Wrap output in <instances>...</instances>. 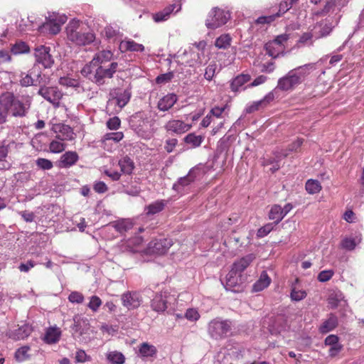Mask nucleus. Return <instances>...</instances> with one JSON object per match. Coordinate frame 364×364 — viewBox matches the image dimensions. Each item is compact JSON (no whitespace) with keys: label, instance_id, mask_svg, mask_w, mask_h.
I'll list each match as a JSON object with an SVG mask.
<instances>
[{"label":"nucleus","instance_id":"nucleus-39","mask_svg":"<svg viewBox=\"0 0 364 364\" xmlns=\"http://www.w3.org/2000/svg\"><path fill=\"white\" fill-rule=\"evenodd\" d=\"M203 139V138L201 136L191 133L184 138V141L186 144H191L193 147H198L201 144Z\"/></svg>","mask_w":364,"mask_h":364},{"label":"nucleus","instance_id":"nucleus-13","mask_svg":"<svg viewBox=\"0 0 364 364\" xmlns=\"http://www.w3.org/2000/svg\"><path fill=\"white\" fill-rule=\"evenodd\" d=\"M164 128L168 132L182 134L188 132L191 128V125L186 124L181 120L172 119L165 124Z\"/></svg>","mask_w":364,"mask_h":364},{"label":"nucleus","instance_id":"nucleus-5","mask_svg":"<svg viewBox=\"0 0 364 364\" xmlns=\"http://www.w3.org/2000/svg\"><path fill=\"white\" fill-rule=\"evenodd\" d=\"M230 18V14L218 8L213 9L205 21L208 28L215 29L227 23Z\"/></svg>","mask_w":364,"mask_h":364},{"label":"nucleus","instance_id":"nucleus-25","mask_svg":"<svg viewBox=\"0 0 364 364\" xmlns=\"http://www.w3.org/2000/svg\"><path fill=\"white\" fill-rule=\"evenodd\" d=\"M271 282V279L269 277L267 273L263 271L259 279L253 284L252 291L259 292L267 288Z\"/></svg>","mask_w":364,"mask_h":364},{"label":"nucleus","instance_id":"nucleus-10","mask_svg":"<svg viewBox=\"0 0 364 364\" xmlns=\"http://www.w3.org/2000/svg\"><path fill=\"white\" fill-rule=\"evenodd\" d=\"M50 47L45 46H38L34 50L36 61L42 64L45 68H50L54 63V60L50 54Z\"/></svg>","mask_w":364,"mask_h":364},{"label":"nucleus","instance_id":"nucleus-8","mask_svg":"<svg viewBox=\"0 0 364 364\" xmlns=\"http://www.w3.org/2000/svg\"><path fill=\"white\" fill-rule=\"evenodd\" d=\"M173 296L167 291H161L155 294L151 301V307L153 311L161 313L168 308V304L171 300H174Z\"/></svg>","mask_w":364,"mask_h":364},{"label":"nucleus","instance_id":"nucleus-51","mask_svg":"<svg viewBox=\"0 0 364 364\" xmlns=\"http://www.w3.org/2000/svg\"><path fill=\"white\" fill-rule=\"evenodd\" d=\"M36 165L43 170H50L53 168L52 162L48 159L43 158H39L36 160Z\"/></svg>","mask_w":364,"mask_h":364},{"label":"nucleus","instance_id":"nucleus-56","mask_svg":"<svg viewBox=\"0 0 364 364\" xmlns=\"http://www.w3.org/2000/svg\"><path fill=\"white\" fill-rule=\"evenodd\" d=\"M104 33L107 38H113L119 35V31L112 26H107L105 28Z\"/></svg>","mask_w":364,"mask_h":364},{"label":"nucleus","instance_id":"nucleus-45","mask_svg":"<svg viewBox=\"0 0 364 364\" xmlns=\"http://www.w3.org/2000/svg\"><path fill=\"white\" fill-rule=\"evenodd\" d=\"M306 296V292L304 290L297 289L296 287H292L291 291V299L293 301H299L304 299Z\"/></svg>","mask_w":364,"mask_h":364},{"label":"nucleus","instance_id":"nucleus-34","mask_svg":"<svg viewBox=\"0 0 364 364\" xmlns=\"http://www.w3.org/2000/svg\"><path fill=\"white\" fill-rule=\"evenodd\" d=\"M250 80L249 75H240L234 78L231 82V89L234 92L238 91L239 88Z\"/></svg>","mask_w":364,"mask_h":364},{"label":"nucleus","instance_id":"nucleus-7","mask_svg":"<svg viewBox=\"0 0 364 364\" xmlns=\"http://www.w3.org/2000/svg\"><path fill=\"white\" fill-rule=\"evenodd\" d=\"M172 240L168 238H160L151 240L144 252L147 255H164L172 246Z\"/></svg>","mask_w":364,"mask_h":364},{"label":"nucleus","instance_id":"nucleus-61","mask_svg":"<svg viewBox=\"0 0 364 364\" xmlns=\"http://www.w3.org/2000/svg\"><path fill=\"white\" fill-rule=\"evenodd\" d=\"M341 245L343 248L348 250H353L356 246L355 240L352 238H345L343 240Z\"/></svg>","mask_w":364,"mask_h":364},{"label":"nucleus","instance_id":"nucleus-12","mask_svg":"<svg viewBox=\"0 0 364 364\" xmlns=\"http://www.w3.org/2000/svg\"><path fill=\"white\" fill-rule=\"evenodd\" d=\"M181 9V4L180 3L178 4H172L166 7H165L163 10L158 11L155 14H152V18L156 23H160L163 21H167L171 14L175 11V14L180 11Z\"/></svg>","mask_w":364,"mask_h":364},{"label":"nucleus","instance_id":"nucleus-3","mask_svg":"<svg viewBox=\"0 0 364 364\" xmlns=\"http://www.w3.org/2000/svg\"><path fill=\"white\" fill-rule=\"evenodd\" d=\"M118 68L117 63L113 62L108 68L105 65L86 64L81 70V73L98 85L105 84V78H112Z\"/></svg>","mask_w":364,"mask_h":364},{"label":"nucleus","instance_id":"nucleus-42","mask_svg":"<svg viewBox=\"0 0 364 364\" xmlns=\"http://www.w3.org/2000/svg\"><path fill=\"white\" fill-rule=\"evenodd\" d=\"M143 239L141 237H135L127 241V246L129 249V251L136 252L140 251L138 248L141 245Z\"/></svg>","mask_w":364,"mask_h":364},{"label":"nucleus","instance_id":"nucleus-21","mask_svg":"<svg viewBox=\"0 0 364 364\" xmlns=\"http://www.w3.org/2000/svg\"><path fill=\"white\" fill-rule=\"evenodd\" d=\"M60 329L56 326H53L46 330L43 340L48 344H53L60 340Z\"/></svg>","mask_w":364,"mask_h":364},{"label":"nucleus","instance_id":"nucleus-41","mask_svg":"<svg viewBox=\"0 0 364 364\" xmlns=\"http://www.w3.org/2000/svg\"><path fill=\"white\" fill-rule=\"evenodd\" d=\"M30 348L27 346H23L17 349L15 353V358L18 362L24 361L29 358L28 351Z\"/></svg>","mask_w":364,"mask_h":364},{"label":"nucleus","instance_id":"nucleus-2","mask_svg":"<svg viewBox=\"0 0 364 364\" xmlns=\"http://www.w3.org/2000/svg\"><path fill=\"white\" fill-rule=\"evenodd\" d=\"M23 99L21 101L14 93L8 92L1 96L0 105L7 107L13 117H24L31 107L32 99L30 96L23 97Z\"/></svg>","mask_w":364,"mask_h":364},{"label":"nucleus","instance_id":"nucleus-28","mask_svg":"<svg viewBox=\"0 0 364 364\" xmlns=\"http://www.w3.org/2000/svg\"><path fill=\"white\" fill-rule=\"evenodd\" d=\"M241 283V275L230 270L226 276L225 287L227 289H231L236 287Z\"/></svg>","mask_w":364,"mask_h":364},{"label":"nucleus","instance_id":"nucleus-31","mask_svg":"<svg viewBox=\"0 0 364 364\" xmlns=\"http://www.w3.org/2000/svg\"><path fill=\"white\" fill-rule=\"evenodd\" d=\"M264 49L267 53L273 58H277L280 53L283 54L284 50L277 46L274 42L269 41L264 45Z\"/></svg>","mask_w":364,"mask_h":364},{"label":"nucleus","instance_id":"nucleus-32","mask_svg":"<svg viewBox=\"0 0 364 364\" xmlns=\"http://www.w3.org/2000/svg\"><path fill=\"white\" fill-rule=\"evenodd\" d=\"M121 46L124 48L125 50L129 51L143 52L144 50V46L142 44L137 43L132 40L122 41Z\"/></svg>","mask_w":364,"mask_h":364},{"label":"nucleus","instance_id":"nucleus-27","mask_svg":"<svg viewBox=\"0 0 364 364\" xmlns=\"http://www.w3.org/2000/svg\"><path fill=\"white\" fill-rule=\"evenodd\" d=\"M118 164L121 168V171L124 174H131L134 168V161L127 156L122 158Z\"/></svg>","mask_w":364,"mask_h":364},{"label":"nucleus","instance_id":"nucleus-50","mask_svg":"<svg viewBox=\"0 0 364 364\" xmlns=\"http://www.w3.org/2000/svg\"><path fill=\"white\" fill-rule=\"evenodd\" d=\"M289 38V35L287 33L281 34L277 36L273 41L274 43L284 50V43H286Z\"/></svg>","mask_w":364,"mask_h":364},{"label":"nucleus","instance_id":"nucleus-11","mask_svg":"<svg viewBox=\"0 0 364 364\" xmlns=\"http://www.w3.org/2000/svg\"><path fill=\"white\" fill-rule=\"evenodd\" d=\"M65 22V17L61 16H50L47 18L41 29L48 31L49 33L56 35L60 31L61 26Z\"/></svg>","mask_w":364,"mask_h":364},{"label":"nucleus","instance_id":"nucleus-18","mask_svg":"<svg viewBox=\"0 0 364 364\" xmlns=\"http://www.w3.org/2000/svg\"><path fill=\"white\" fill-rule=\"evenodd\" d=\"M79 156L75 151H66L60 157L59 166L60 168H69L78 161Z\"/></svg>","mask_w":364,"mask_h":364},{"label":"nucleus","instance_id":"nucleus-55","mask_svg":"<svg viewBox=\"0 0 364 364\" xmlns=\"http://www.w3.org/2000/svg\"><path fill=\"white\" fill-rule=\"evenodd\" d=\"M101 299L97 296H92L90 298V301L88 304V307L93 311H96L98 309V308L101 306Z\"/></svg>","mask_w":364,"mask_h":364},{"label":"nucleus","instance_id":"nucleus-59","mask_svg":"<svg viewBox=\"0 0 364 364\" xmlns=\"http://www.w3.org/2000/svg\"><path fill=\"white\" fill-rule=\"evenodd\" d=\"M185 317L189 321H195L199 318L200 315L196 309H189L186 311Z\"/></svg>","mask_w":364,"mask_h":364},{"label":"nucleus","instance_id":"nucleus-44","mask_svg":"<svg viewBox=\"0 0 364 364\" xmlns=\"http://www.w3.org/2000/svg\"><path fill=\"white\" fill-rule=\"evenodd\" d=\"M28 46L22 41L16 43L11 48V52L15 55L28 53Z\"/></svg>","mask_w":364,"mask_h":364},{"label":"nucleus","instance_id":"nucleus-36","mask_svg":"<svg viewBox=\"0 0 364 364\" xmlns=\"http://www.w3.org/2000/svg\"><path fill=\"white\" fill-rule=\"evenodd\" d=\"M232 38L229 34H223L215 42V46L219 49H227L230 46Z\"/></svg>","mask_w":364,"mask_h":364},{"label":"nucleus","instance_id":"nucleus-47","mask_svg":"<svg viewBox=\"0 0 364 364\" xmlns=\"http://www.w3.org/2000/svg\"><path fill=\"white\" fill-rule=\"evenodd\" d=\"M274 225H276L273 223H269L262 226L257 230V235L258 237H263L269 234L274 228Z\"/></svg>","mask_w":364,"mask_h":364},{"label":"nucleus","instance_id":"nucleus-52","mask_svg":"<svg viewBox=\"0 0 364 364\" xmlns=\"http://www.w3.org/2000/svg\"><path fill=\"white\" fill-rule=\"evenodd\" d=\"M302 143H303V140L299 139L296 141H294L292 144H289L288 149L283 153L284 156V157L287 156L289 154V152L297 151L298 149L301 146Z\"/></svg>","mask_w":364,"mask_h":364},{"label":"nucleus","instance_id":"nucleus-30","mask_svg":"<svg viewBox=\"0 0 364 364\" xmlns=\"http://www.w3.org/2000/svg\"><path fill=\"white\" fill-rule=\"evenodd\" d=\"M113 228L119 232H127L133 227L132 223L128 219H122L112 223Z\"/></svg>","mask_w":364,"mask_h":364},{"label":"nucleus","instance_id":"nucleus-6","mask_svg":"<svg viewBox=\"0 0 364 364\" xmlns=\"http://www.w3.org/2000/svg\"><path fill=\"white\" fill-rule=\"evenodd\" d=\"M231 331V322L228 320L214 319L209 323L208 332L215 339L226 336Z\"/></svg>","mask_w":364,"mask_h":364},{"label":"nucleus","instance_id":"nucleus-14","mask_svg":"<svg viewBox=\"0 0 364 364\" xmlns=\"http://www.w3.org/2000/svg\"><path fill=\"white\" fill-rule=\"evenodd\" d=\"M53 131L58 134L56 138L60 141H70L75 138L73 129L64 124H55L53 127Z\"/></svg>","mask_w":364,"mask_h":364},{"label":"nucleus","instance_id":"nucleus-20","mask_svg":"<svg viewBox=\"0 0 364 364\" xmlns=\"http://www.w3.org/2000/svg\"><path fill=\"white\" fill-rule=\"evenodd\" d=\"M274 95L273 92H269L262 100L255 102L252 105L246 109L247 113L254 112L262 107H266L269 103L273 101Z\"/></svg>","mask_w":364,"mask_h":364},{"label":"nucleus","instance_id":"nucleus-16","mask_svg":"<svg viewBox=\"0 0 364 364\" xmlns=\"http://www.w3.org/2000/svg\"><path fill=\"white\" fill-rule=\"evenodd\" d=\"M255 255L249 254L235 262L232 264V271L241 275V273L255 260Z\"/></svg>","mask_w":364,"mask_h":364},{"label":"nucleus","instance_id":"nucleus-35","mask_svg":"<svg viewBox=\"0 0 364 364\" xmlns=\"http://www.w3.org/2000/svg\"><path fill=\"white\" fill-rule=\"evenodd\" d=\"M139 351L143 357H152L156 354L157 350L154 346L143 343L140 346Z\"/></svg>","mask_w":364,"mask_h":364},{"label":"nucleus","instance_id":"nucleus-63","mask_svg":"<svg viewBox=\"0 0 364 364\" xmlns=\"http://www.w3.org/2000/svg\"><path fill=\"white\" fill-rule=\"evenodd\" d=\"M123 137L124 134L122 132L108 133L105 135V139L112 140L116 142L121 141Z\"/></svg>","mask_w":364,"mask_h":364},{"label":"nucleus","instance_id":"nucleus-38","mask_svg":"<svg viewBox=\"0 0 364 364\" xmlns=\"http://www.w3.org/2000/svg\"><path fill=\"white\" fill-rule=\"evenodd\" d=\"M306 190L310 194H315L321 190V186L318 181L309 179L306 183Z\"/></svg>","mask_w":364,"mask_h":364},{"label":"nucleus","instance_id":"nucleus-26","mask_svg":"<svg viewBox=\"0 0 364 364\" xmlns=\"http://www.w3.org/2000/svg\"><path fill=\"white\" fill-rule=\"evenodd\" d=\"M196 175L194 171L191 169L186 176L180 178L178 182L173 184V188L179 191L181 187H185L189 185L194 181Z\"/></svg>","mask_w":364,"mask_h":364},{"label":"nucleus","instance_id":"nucleus-24","mask_svg":"<svg viewBox=\"0 0 364 364\" xmlns=\"http://www.w3.org/2000/svg\"><path fill=\"white\" fill-rule=\"evenodd\" d=\"M338 325V318L333 314H330L328 319L324 321L319 327V331L326 333L334 329Z\"/></svg>","mask_w":364,"mask_h":364},{"label":"nucleus","instance_id":"nucleus-37","mask_svg":"<svg viewBox=\"0 0 364 364\" xmlns=\"http://www.w3.org/2000/svg\"><path fill=\"white\" fill-rule=\"evenodd\" d=\"M343 299V296L341 291H334L329 295L328 304L330 305L331 308L336 309Z\"/></svg>","mask_w":364,"mask_h":364},{"label":"nucleus","instance_id":"nucleus-29","mask_svg":"<svg viewBox=\"0 0 364 364\" xmlns=\"http://www.w3.org/2000/svg\"><path fill=\"white\" fill-rule=\"evenodd\" d=\"M284 218L282 207L279 205H274L271 208L269 213V218L274 220L273 223L277 225Z\"/></svg>","mask_w":364,"mask_h":364},{"label":"nucleus","instance_id":"nucleus-23","mask_svg":"<svg viewBox=\"0 0 364 364\" xmlns=\"http://www.w3.org/2000/svg\"><path fill=\"white\" fill-rule=\"evenodd\" d=\"M31 333V328L28 325H23L14 331H10L8 336L14 340H22L27 338Z\"/></svg>","mask_w":364,"mask_h":364},{"label":"nucleus","instance_id":"nucleus-15","mask_svg":"<svg viewBox=\"0 0 364 364\" xmlns=\"http://www.w3.org/2000/svg\"><path fill=\"white\" fill-rule=\"evenodd\" d=\"M123 305L128 309H134L139 307L141 302L140 295L137 292H127L122 296Z\"/></svg>","mask_w":364,"mask_h":364},{"label":"nucleus","instance_id":"nucleus-9","mask_svg":"<svg viewBox=\"0 0 364 364\" xmlns=\"http://www.w3.org/2000/svg\"><path fill=\"white\" fill-rule=\"evenodd\" d=\"M38 85L40 88L38 91V95L55 106H58L59 100L63 96L62 92L58 88L56 87H46L45 85H42L41 81H39Z\"/></svg>","mask_w":364,"mask_h":364},{"label":"nucleus","instance_id":"nucleus-49","mask_svg":"<svg viewBox=\"0 0 364 364\" xmlns=\"http://www.w3.org/2000/svg\"><path fill=\"white\" fill-rule=\"evenodd\" d=\"M217 68V64L215 63H211L209 65L205 68L204 77L208 80H211L215 73V70Z\"/></svg>","mask_w":364,"mask_h":364},{"label":"nucleus","instance_id":"nucleus-58","mask_svg":"<svg viewBox=\"0 0 364 364\" xmlns=\"http://www.w3.org/2000/svg\"><path fill=\"white\" fill-rule=\"evenodd\" d=\"M173 73H171V72L165 73V74H162V75H159L156 78V82L158 84L166 83L167 82L171 81V79L173 78Z\"/></svg>","mask_w":364,"mask_h":364},{"label":"nucleus","instance_id":"nucleus-57","mask_svg":"<svg viewBox=\"0 0 364 364\" xmlns=\"http://www.w3.org/2000/svg\"><path fill=\"white\" fill-rule=\"evenodd\" d=\"M333 275L332 270H323L318 275V279L321 282H325L331 279Z\"/></svg>","mask_w":364,"mask_h":364},{"label":"nucleus","instance_id":"nucleus-22","mask_svg":"<svg viewBox=\"0 0 364 364\" xmlns=\"http://www.w3.org/2000/svg\"><path fill=\"white\" fill-rule=\"evenodd\" d=\"M177 96L174 94H168L158 102L157 107L161 111H167L177 102Z\"/></svg>","mask_w":364,"mask_h":364},{"label":"nucleus","instance_id":"nucleus-62","mask_svg":"<svg viewBox=\"0 0 364 364\" xmlns=\"http://www.w3.org/2000/svg\"><path fill=\"white\" fill-rule=\"evenodd\" d=\"M9 144H6L4 141L2 144L0 145V161H4L9 152Z\"/></svg>","mask_w":364,"mask_h":364},{"label":"nucleus","instance_id":"nucleus-19","mask_svg":"<svg viewBox=\"0 0 364 364\" xmlns=\"http://www.w3.org/2000/svg\"><path fill=\"white\" fill-rule=\"evenodd\" d=\"M113 54L110 50H102L97 53L92 60L88 63L90 65H105V64L112 60Z\"/></svg>","mask_w":364,"mask_h":364},{"label":"nucleus","instance_id":"nucleus-53","mask_svg":"<svg viewBox=\"0 0 364 364\" xmlns=\"http://www.w3.org/2000/svg\"><path fill=\"white\" fill-rule=\"evenodd\" d=\"M68 300L71 303L82 304L84 301V296L78 291H73L69 295Z\"/></svg>","mask_w":364,"mask_h":364},{"label":"nucleus","instance_id":"nucleus-17","mask_svg":"<svg viewBox=\"0 0 364 364\" xmlns=\"http://www.w3.org/2000/svg\"><path fill=\"white\" fill-rule=\"evenodd\" d=\"M110 95L113 97L112 101H114L120 109L124 107L129 102L131 97V92L128 90H125L120 92H117V90H114L110 93Z\"/></svg>","mask_w":364,"mask_h":364},{"label":"nucleus","instance_id":"nucleus-4","mask_svg":"<svg viewBox=\"0 0 364 364\" xmlns=\"http://www.w3.org/2000/svg\"><path fill=\"white\" fill-rule=\"evenodd\" d=\"M66 34L69 41L79 46L89 45L95 40L94 33L84 29L82 23L74 19L67 25Z\"/></svg>","mask_w":364,"mask_h":364},{"label":"nucleus","instance_id":"nucleus-64","mask_svg":"<svg viewBox=\"0 0 364 364\" xmlns=\"http://www.w3.org/2000/svg\"><path fill=\"white\" fill-rule=\"evenodd\" d=\"M177 144L178 140L176 139H168L166 141L164 149L168 153H171Z\"/></svg>","mask_w":364,"mask_h":364},{"label":"nucleus","instance_id":"nucleus-54","mask_svg":"<svg viewBox=\"0 0 364 364\" xmlns=\"http://www.w3.org/2000/svg\"><path fill=\"white\" fill-rule=\"evenodd\" d=\"M121 124V121L118 117H114L110 118L107 122V126L108 129L111 130H117L119 128Z\"/></svg>","mask_w":364,"mask_h":364},{"label":"nucleus","instance_id":"nucleus-1","mask_svg":"<svg viewBox=\"0 0 364 364\" xmlns=\"http://www.w3.org/2000/svg\"><path fill=\"white\" fill-rule=\"evenodd\" d=\"M314 69V65L309 63L289 70L284 76L278 80L277 88L282 91L294 90L305 80Z\"/></svg>","mask_w":364,"mask_h":364},{"label":"nucleus","instance_id":"nucleus-43","mask_svg":"<svg viewBox=\"0 0 364 364\" xmlns=\"http://www.w3.org/2000/svg\"><path fill=\"white\" fill-rule=\"evenodd\" d=\"M203 58H204V51L200 53H192L191 59L187 63L190 67L195 65H201L203 64Z\"/></svg>","mask_w":364,"mask_h":364},{"label":"nucleus","instance_id":"nucleus-60","mask_svg":"<svg viewBox=\"0 0 364 364\" xmlns=\"http://www.w3.org/2000/svg\"><path fill=\"white\" fill-rule=\"evenodd\" d=\"M75 360L77 363H84L87 360H90V357L83 350H79L76 352Z\"/></svg>","mask_w":364,"mask_h":364},{"label":"nucleus","instance_id":"nucleus-40","mask_svg":"<svg viewBox=\"0 0 364 364\" xmlns=\"http://www.w3.org/2000/svg\"><path fill=\"white\" fill-rule=\"evenodd\" d=\"M107 359L112 364H123L124 363V356L122 353L113 351L107 355Z\"/></svg>","mask_w":364,"mask_h":364},{"label":"nucleus","instance_id":"nucleus-33","mask_svg":"<svg viewBox=\"0 0 364 364\" xmlns=\"http://www.w3.org/2000/svg\"><path fill=\"white\" fill-rule=\"evenodd\" d=\"M165 207V203L164 200H156L145 208L146 210V215H154L164 210Z\"/></svg>","mask_w":364,"mask_h":364},{"label":"nucleus","instance_id":"nucleus-48","mask_svg":"<svg viewBox=\"0 0 364 364\" xmlns=\"http://www.w3.org/2000/svg\"><path fill=\"white\" fill-rule=\"evenodd\" d=\"M49 148L53 153H60L65 150V145L61 141L53 140L50 142Z\"/></svg>","mask_w":364,"mask_h":364},{"label":"nucleus","instance_id":"nucleus-46","mask_svg":"<svg viewBox=\"0 0 364 364\" xmlns=\"http://www.w3.org/2000/svg\"><path fill=\"white\" fill-rule=\"evenodd\" d=\"M20 79V85L23 87H28L33 85V79L31 77V73H21Z\"/></svg>","mask_w":364,"mask_h":364}]
</instances>
